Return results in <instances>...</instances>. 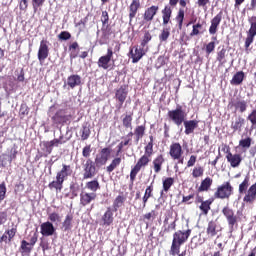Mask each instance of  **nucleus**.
I'll return each instance as SVG.
<instances>
[{"instance_id": "1", "label": "nucleus", "mask_w": 256, "mask_h": 256, "mask_svg": "<svg viewBox=\"0 0 256 256\" xmlns=\"http://www.w3.org/2000/svg\"><path fill=\"white\" fill-rule=\"evenodd\" d=\"M73 175V167L69 164H62V168L56 173V178L48 184L50 191L61 193L63 191V183Z\"/></svg>"}, {"instance_id": "2", "label": "nucleus", "mask_w": 256, "mask_h": 256, "mask_svg": "<svg viewBox=\"0 0 256 256\" xmlns=\"http://www.w3.org/2000/svg\"><path fill=\"white\" fill-rule=\"evenodd\" d=\"M192 232L193 230H191V228L175 231L172 235V244L170 246L169 255L177 256V253L181 250V246L189 241Z\"/></svg>"}, {"instance_id": "3", "label": "nucleus", "mask_w": 256, "mask_h": 256, "mask_svg": "<svg viewBox=\"0 0 256 256\" xmlns=\"http://www.w3.org/2000/svg\"><path fill=\"white\" fill-rule=\"evenodd\" d=\"M250 177L246 176L242 183H240L238 191L240 195L245 193L243 202L247 205H253L256 201V182L249 187ZM248 189V190H247Z\"/></svg>"}, {"instance_id": "4", "label": "nucleus", "mask_w": 256, "mask_h": 256, "mask_svg": "<svg viewBox=\"0 0 256 256\" xmlns=\"http://www.w3.org/2000/svg\"><path fill=\"white\" fill-rule=\"evenodd\" d=\"M168 118L174 125L177 127L183 125L185 123V119H187V113L183 110V106L177 105L176 109L170 110L167 113Z\"/></svg>"}, {"instance_id": "5", "label": "nucleus", "mask_w": 256, "mask_h": 256, "mask_svg": "<svg viewBox=\"0 0 256 256\" xmlns=\"http://www.w3.org/2000/svg\"><path fill=\"white\" fill-rule=\"evenodd\" d=\"M151 155L149 154H145L142 155L136 165L131 169L130 171V181H135V179H137V175L139 173V171H141V169H143V167H147V165H149V163H151Z\"/></svg>"}, {"instance_id": "6", "label": "nucleus", "mask_w": 256, "mask_h": 256, "mask_svg": "<svg viewBox=\"0 0 256 256\" xmlns=\"http://www.w3.org/2000/svg\"><path fill=\"white\" fill-rule=\"evenodd\" d=\"M234 188L231 185V182H224L222 185H219L214 192V199H231L233 195Z\"/></svg>"}, {"instance_id": "7", "label": "nucleus", "mask_w": 256, "mask_h": 256, "mask_svg": "<svg viewBox=\"0 0 256 256\" xmlns=\"http://www.w3.org/2000/svg\"><path fill=\"white\" fill-rule=\"evenodd\" d=\"M183 146L179 142H172L169 148V155L173 161H178L180 165H183L185 159L183 158Z\"/></svg>"}, {"instance_id": "8", "label": "nucleus", "mask_w": 256, "mask_h": 256, "mask_svg": "<svg viewBox=\"0 0 256 256\" xmlns=\"http://www.w3.org/2000/svg\"><path fill=\"white\" fill-rule=\"evenodd\" d=\"M222 214L228 223L230 231H235V227H237L239 223V217L235 215V211L229 208V206H225L222 209Z\"/></svg>"}, {"instance_id": "9", "label": "nucleus", "mask_w": 256, "mask_h": 256, "mask_svg": "<svg viewBox=\"0 0 256 256\" xmlns=\"http://www.w3.org/2000/svg\"><path fill=\"white\" fill-rule=\"evenodd\" d=\"M71 119L73 115L67 114V109H60L52 116L54 125H65V123H70Z\"/></svg>"}, {"instance_id": "10", "label": "nucleus", "mask_w": 256, "mask_h": 256, "mask_svg": "<svg viewBox=\"0 0 256 256\" xmlns=\"http://www.w3.org/2000/svg\"><path fill=\"white\" fill-rule=\"evenodd\" d=\"M83 168V179H93L95 175H97V166H95V162L88 158L86 162L82 166Z\"/></svg>"}, {"instance_id": "11", "label": "nucleus", "mask_w": 256, "mask_h": 256, "mask_svg": "<svg viewBox=\"0 0 256 256\" xmlns=\"http://www.w3.org/2000/svg\"><path fill=\"white\" fill-rule=\"evenodd\" d=\"M111 148L105 147L102 148L99 153L95 157V165L97 167H103V165H107V161L111 158Z\"/></svg>"}, {"instance_id": "12", "label": "nucleus", "mask_w": 256, "mask_h": 256, "mask_svg": "<svg viewBox=\"0 0 256 256\" xmlns=\"http://www.w3.org/2000/svg\"><path fill=\"white\" fill-rule=\"evenodd\" d=\"M249 23H250V29L247 32V37L245 40V49L246 51L251 47V44L253 41H255V36H256V16H252L249 18Z\"/></svg>"}, {"instance_id": "13", "label": "nucleus", "mask_w": 256, "mask_h": 256, "mask_svg": "<svg viewBox=\"0 0 256 256\" xmlns=\"http://www.w3.org/2000/svg\"><path fill=\"white\" fill-rule=\"evenodd\" d=\"M156 15H159V5H151L145 8L142 14L143 23H152Z\"/></svg>"}, {"instance_id": "14", "label": "nucleus", "mask_w": 256, "mask_h": 256, "mask_svg": "<svg viewBox=\"0 0 256 256\" xmlns=\"http://www.w3.org/2000/svg\"><path fill=\"white\" fill-rule=\"evenodd\" d=\"M111 61H113V48L109 47L107 48L106 55H103L98 59L97 65L100 69L107 71V69L111 67Z\"/></svg>"}, {"instance_id": "15", "label": "nucleus", "mask_w": 256, "mask_h": 256, "mask_svg": "<svg viewBox=\"0 0 256 256\" xmlns=\"http://www.w3.org/2000/svg\"><path fill=\"white\" fill-rule=\"evenodd\" d=\"M17 148H12L10 150V155L2 154L0 155V169H5L8 165H11L15 159H17Z\"/></svg>"}, {"instance_id": "16", "label": "nucleus", "mask_w": 256, "mask_h": 256, "mask_svg": "<svg viewBox=\"0 0 256 256\" xmlns=\"http://www.w3.org/2000/svg\"><path fill=\"white\" fill-rule=\"evenodd\" d=\"M197 22V19L191 20L188 24L187 27H189V25H192V31L189 34V37H199V35H203L205 33V28L203 27V24L205 23L203 22Z\"/></svg>"}, {"instance_id": "17", "label": "nucleus", "mask_w": 256, "mask_h": 256, "mask_svg": "<svg viewBox=\"0 0 256 256\" xmlns=\"http://www.w3.org/2000/svg\"><path fill=\"white\" fill-rule=\"evenodd\" d=\"M148 51H149V47L145 48L142 46H140V48L136 47L134 52H133V49H130L132 63H139V61H141V59H143V57L147 55Z\"/></svg>"}, {"instance_id": "18", "label": "nucleus", "mask_w": 256, "mask_h": 256, "mask_svg": "<svg viewBox=\"0 0 256 256\" xmlns=\"http://www.w3.org/2000/svg\"><path fill=\"white\" fill-rule=\"evenodd\" d=\"M47 57H49V42L43 39L40 41V46L38 49V61L43 63Z\"/></svg>"}, {"instance_id": "19", "label": "nucleus", "mask_w": 256, "mask_h": 256, "mask_svg": "<svg viewBox=\"0 0 256 256\" xmlns=\"http://www.w3.org/2000/svg\"><path fill=\"white\" fill-rule=\"evenodd\" d=\"M127 95H129V91H127V85H122L115 92V99H117L119 106L118 109L123 107V103L127 100Z\"/></svg>"}, {"instance_id": "20", "label": "nucleus", "mask_w": 256, "mask_h": 256, "mask_svg": "<svg viewBox=\"0 0 256 256\" xmlns=\"http://www.w3.org/2000/svg\"><path fill=\"white\" fill-rule=\"evenodd\" d=\"M42 147L43 152H38V154L34 158V161H39L43 159V157H49V155L53 153V144H51V141L43 142Z\"/></svg>"}, {"instance_id": "21", "label": "nucleus", "mask_w": 256, "mask_h": 256, "mask_svg": "<svg viewBox=\"0 0 256 256\" xmlns=\"http://www.w3.org/2000/svg\"><path fill=\"white\" fill-rule=\"evenodd\" d=\"M178 3L181 8H179L175 19L178 23V28L183 29V21H185V7H187V0H179Z\"/></svg>"}, {"instance_id": "22", "label": "nucleus", "mask_w": 256, "mask_h": 256, "mask_svg": "<svg viewBox=\"0 0 256 256\" xmlns=\"http://www.w3.org/2000/svg\"><path fill=\"white\" fill-rule=\"evenodd\" d=\"M97 199V193L85 192L82 191L80 193V205L81 207H87V205H91L93 201Z\"/></svg>"}, {"instance_id": "23", "label": "nucleus", "mask_w": 256, "mask_h": 256, "mask_svg": "<svg viewBox=\"0 0 256 256\" xmlns=\"http://www.w3.org/2000/svg\"><path fill=\"white\" fill-rule=\"evenodd\" d=\"M139 9H141V1L139 0H132L128 7V17H129V23L133 22V19L137 17V13H139Z\"/></svg>"}, {"instance_id": "24", "label": "nucleus", "mask_w": 256, "mask_h": 256, "mask_svg": "<svg viewBox=\"0 0 256 256\" xmlns=\"http://www.w3.org/2000/svg\"><path fill=\"white\" fill-rule=\"evenodd\" d=\"M226 159L228 163H230V166L234 169L239 167V165H241V162L243 161L241 154H233L230 150L226 152Z\"/></svg>"}, {"instance_id": "25", "label": "nucleus", "mask_w": 256, "mask_h": 256, "mask_svg": "<svg viewBox=\"0 0 256 256\" xmlns=\"http://www.w3.org/2000/svg\"><path fill=\"white\" fill-rule=\"evenodd\" d=\"M221 21H223V11H220L212 20L211 25L209 27V34L215 35L219 29V25H221Z\"/></svg>"}, {"instance_id": "26", "label": "nucleus", "mask_w": 256, "mask_h": 256, "mask_svg": "<svg viewBox=\"0 0 256 256\" xmlns=\"http://www.w3.org/2000/svg\"><path fill=\"white\" fill-rule=\"evenodd\" d=\"M15 235H17V226H13L11 229L5 230L4 234L0 236V244L11 243L13 239H15Z\"/></svg>"}, {"instance_id": "27", "label": "nucleus", "mask_w": 256, "mask_h": 256, "mask_svg": "<svg viewBox=\"0 0 256 256\" xmlns=\"http://www.w3.org/2000/svg\"><path fill=\"white\" fill-rule=\"evenodd\" d=\"M162 13V25L166 27L171 23V18L173 17V8L169 5H165L164 8L161 10Z\"/></svg>"}, {"instance_id": "28", "label": "nucleus", "mask_w": 256, "mask_h": 256, "mask_svg": "<svg viewBox=\"0 0 256 256\" xmlns=\"http://www.w3.org/2000/svg\"><path fill=\"white\" fill-rule=\"evenodd\" d=\"M101 221L104 227L113 225V221H115V218L113 217V208L108 207L106 209L105 213L102 215Z\"/></svg>"}, {"instance_id": "29", "label": "nucleus", "mask_w": 256, "mask_h": 256, "mask_svg": "<svg viewBox=\"0 0 256 256\" xmlns=\"http://www.w3.org/2000/svg\"><path fill=\"white\" fill-rule=\"evenodd\" d=\"M40 233L43 237H51V235L55 234V226L50 221L44 222L40 226Z\"/></svg>"}, {"instance_id": "30", "label": "nucleus", "mask_w": 256, "mask_h": 256, "mask_svg": "<svg viewBox=\"0 0 256 256\" xmlns=\"http://www.w3.org/2000/svg\"><path fill=\"white\" fill-rule=\"evenodd\" d=\"M163 165H165V156L163 154H159L152 161L154 173H161Z\"/></svg>"}, {"instance_id": "31", "label": "nucleus", "mask_w": 256, "mask_h": 256, "mask_svg": "<svg viewBox=\"0 0 256 256\" xmlns=\"http://www.w3.org/2000/svg\"><path fill=\"white\" fill-rule=\"evenodd\" d=\"M245 125V118L238 116L231 122V129L234 133H241Z\"/></svg>"}, {"instance_id": "32", "label": "nucleus", "mask_w": 256, "mask_h": 256, "mask_svg": "<svg viewBox=\"0 0 256 256\" xmlns=\"http://www.w3.org/2000/svg\"><path fill=\"white\" fill-rule=\"evenodd\" d=\"M184 127H185V135H191V133L195 132V129L199 127V120H184Z\"/></svg>"}, {"instance_id": "33", "label": "nucleus", "mask_w": 256, "mask_h": 256, "mask_svg": "<svg viewBox=\"0 0 256 256\" xmlns=\"http://www.w3.org/2000/svg\"><path fill=\"white\" fill-rule=\"evenodd\" d=\"M69 189L70 193L66 194L65 197H68L69 199H75V197H79V193L81 191V186H79V183L71 182Z\"/></svg>"}, {"instance_id": "34", "label": "nucleus", "mask_w": 256, "mask_h": 256, "mask_svg": "<svg viewBox=\"0 0 256 256\" xmlns=\"http://www.w3.org/2000/svg\"><path fill=\"white\" fill-rule=\"evenodd\" d=\"M68 87L70 89H75V87H79L81 85V76L77 74H72L67 78V83Z\"/></svg>"}, {"instance_id": "35", "label": "nucleus", "mask_w": 256, "mask_h": 256, "mask_svg": "<svg viewBox=\"0 0 256 256\" xmlns=\"http://www.w3.org/2000/svg\"><path fill=\"white\" fill-rule=\"evenodd\" d=\"M173 185H175V178L173 177H166L162 180V191H161V195H163V193H169V190L171 189V187H173Z\"/></svg>"}, {"instance_id": "36", "label": "nucleus", "mask_w": 256, "mask_h": 256, "mask_svg": "<svg viewBox=\"0 0 256 256\" xmlns=\"http://www.w3.org/2000/svg\"><path fill=\"white\" fill-rule=\"evenodd\" d=\"M211 185H213V179H211L210 177H206L204 180L201 181V184L197 189L198 193L209 191L211 189Z\"/></svg>"}, {"instance_id": "37", "label": "nucleus", "mask_w": 256, "mask_h": 256, "mask_svg": "<svg viewBox=\"0 0 256 256\" xmlns=\"http://www.w3.org/2000/svg\"><path fill=\"white\" fill-rule=\"evenodd\" d=\"M253 143V138L247 136L245 138H241L239 140V144H238V147H240V149H242V151L244 153L247 152V149H250L251 148V145Z\"/></svg>"}, {"instance_id": "38", "label": "nucleus", "mask_w": 256, "mask_h": 256, "mask_svg": "<svg viewBox=\"0 0 256 256\" xmlns=\"http://www.w3.org/2000/svg\"><path fill=\"white\" fill-rule=\"evenodd\" d=\"M213 201H215V198H209L200 204L199 209L202 215H209V210L211 209V205H213Z\"/></svg>"}, {"instance_id": "39", "label": "nucleus", "mask_w": 256, "mask_h": 256, "mask_svg": "<svg viewBox=\"0 0 256 256\" xmlns=\"http://www.w3.org/2000/svg\"><path fill=\"white\" fill-rule=\"evenodd\" d=\"M122 125L125 129H133V112L123 115Z\"/></svg>"}, {"instance_id": "40", "label": "nucleus", "mask_w": 256, "mask_h": 256, "mask_svg": "<svg viewBox=\"0 0 256 256\" xmlns=\"http://www.w3.org/2000/svg\"><path fill=\"white\" fill-rule=\"evenodd\" d=\"M85 187L88 189V191H92L91 193H97V191L101 189V185L99 184V180L97 178L86 182Z\"/></svg>"}, {"instance_id": "41", "label": "nucleus", "mask_w": 256, "mask_h": 256, "mask_svg": "<svg viewBox=\"0 0 256 256\" xmlns=\"http://www.w3.org/2000/svg\"><path fill=\"white\" fill-rule=\"evenodd\" d=\"M155 145V137L153 135L149 136V142L144 147V153L146 155H150L153 157L155 151L153 150V147Z\"/></svg>"}, {"instance_id": "42", "label": "nucleus", "mask_w": 256, "mask_h": 256, "mask_svg": "<svg viewBox=\"0 0 256 256\" xmlns=\"http://www.w3.org/2000/svg\"><path fill=\"white\" fill-rule=\"evenodd\" d=\"M101 23H102V33H107V29H109V12L107 10L102 11L101 15Z\"/></svg>"}, {"instance_id": "43", "label": "nucleus", "mask_w": 256, "mask_h": 256, "mask_svg": "<svg viewBox=\"0 0 256 256\" xmlns=\"http://www.w3.org/2000/svg\"><path fill=\"white\" fill-rule=\"evenodd\" d=\"M245 79V72L239 71L236 72L233 78L230 80L231 85H241Z\"/></svg>"}, {"instance_id": "44", "label": "nucleus", "mask_w": 256, "mask_h": 256, "mask_svg": "<svg viewBox=\"0 0 256 256\" xmlns=\"http://www.w3.org/2000/svg\"><path fill=\"white\" fill-rule=\"evenodd\" d=\"M151 197H153V184L148 186L145 190L144 196L142 198V209H145L147 207V202L149 201V199H151Z\"/></svg>"}, {"instance_id": "45", "label": "nucleus", "mask_w": 256, "mask_h": 256, "mask_svg": "<svg viewBox=\"0 0 256 256\" xmlns=\"http://www.w3.org/2000/svg\"><path fill=\"white\" fill-rule=\"evenodd\" d=\"M33 251V247L29 245V242L26 240H22L20 244V253L22 256L31 255Z\"/></svg>"}, {"instance_id": "46", "label": "nucleus", "mask_w": 256, "mask_h": 256, "mask_svg": "<svg viewBox=\"0 0 256 256\" xmlns=\"http://www.w3.org/2000/svg\"><path fill=\"white\" fill-rule=\"evenodd\" d=\"M206 233H207L208 237H215L217 235V222H215L213 220L208 222Z\"/></svg>"}, {"instance_id": "47", "label": "nucleus", "mask_w": 256, "mask_h": 256, "mask_svg": "<svg viewBox=\"0 0 256 256\" xmlns=\"http://www.w3.org/2000/svg\"><path fill=\"white\" fill-rule=\"evenodd\" d=\"M72 227H73V216L72 214H68L66 215L62 223V229H64V231H71Z\"/></svg>"}, {"instance_id": "48", "label": "nucleus", "mask_w": 256, "mask_h": 256, "mask_svg": "<svg viewBox=\"0 0 256 256\" xmlns=\"http://www.w3.org/2000/svg\"><path fill=\"white\" fill-rule=\"evenodd\" d=\"M146 129L147 128L145 127V125H140L135 128L134 135L136 137L137 143L138 141H141V139H143V137L145 136Z\"/></svg>"}, {"instance_id": "49", "label": "nucleus", "mask_w": 256, "mask_h": 256, "mask_svg": "<svg viewBox=\"0 0 256 256\" xmlns=\"http://www.w3.org/2000/svg\"><path fill=\"white\" fill-rule=\"evenodd\" d=\"M225 57H227V49L225 48V46H223L222 49L217 52V57H216L220 65H225V63H227V60H225Z\"/></svg>"}, {"instance_id": "50", "label": "nucleus", "mask_w": 256, "mask_h": 256, "mask_svg": "<svg viewBox=\"0 0 256 256\" xmlns=\"http://www.w3.org/2000/svg\"><path fill=\"white\" fill-rule=\"evenodd\" d=\"M121 165V157H115L109 166L106 167L107 173H113V170L117 169Z\"/></svg>"}, {"instance_id": "51", "label": "nucleus", "mask_w": 256, "mask_h": 256, "mask_svg": "<svg viewBox=\"0 0 256 256\" xmlns=\"http://www.w3.org/2000/svg\"><path fill=\"white\" fill-rule=\"evenodd\" d=\"M126 199L127 198L125 197V195H123V193L122 195H118L113 202L114 210L117 211L119 207H123Z\"/></svg>"}, {"instance_id": "52", "label": "nucleus", "mask_w": 256, "mask_h": 256, "mask_svg": "<svg viewBox=\"0 0 256 256\" xmlns=\"http://www.w3.org/2000/svg\"><path fill=\"white\" fill-rule=\"evenodd\" d=\"M81 141H87L91 137V128L87 125H83L80 130Z\"/></svg>"}, {"instance_id": "53", "label": "nucleus", "mask_w": 256, "mask_h": 256, "mask_svg": "<svg viewBox=\"0 0 256 256\" xmlns=\"http://www.w3.org/2000/svg\"><path fill=\"white\" fill-rule=\"evenodd\" d=\"M205 174V168H203V166H195L192 169V177L193 179H199V177H203V175Z\"/></svg>"}, {"instance_id": "54", "label": "nucleus", "mask_w": 256, "mask_h": 256, "mask_svg": "<svg viewBox=\"0 0 256 256\" xmlns=\"http://www.w3.org/2000/svg\"><path fill=\"white\" fill-rule=\"evenodd\" d=\"M151 39H153L151 32H149V30H146L142 37L140 47H145V48L149 47L148 45H149V42L151 41Z\"/></svg>"}, {"instance_id": "55", "label": "nucleus", "mask_w": 256, "mask_h": 256, "mask_svg": "<svg viewBox=\"0 0 256 256\" xmlns=\"http://www.w3.org/2000/svg\"><path fill=\"white\" fill-rule=\"evenodd\" d=\"M170 36L171 27H164L161 33L159 34V41H161V43H164L165 41H167V39H169Z\"/></svg>"}, {"instance_id": "56", "label": "nucleus", "mask_w": 256, "mask_h": 256, "mask_svg": "<svg viewBox=\"0 0 256 256\" xmlns=\"http://www.w3.org/2000/svg\"><path fill=\"white\" fill-rule=\"evenodd\" d=\"M235 109H238L240 113H245L247 111V101L239 100L234 104Z\"/></svg>"}, {"instance_id": "57", "label": "nucleus", "mask_w": 256, "mask_h": 256, "mask_svg": "<svg viewBox=\"0 0 256 256\" xmlns=\"http://www.w3.org/2000/svg\"><path fill=\"white\" fill-rule=\"evenodd\" d=\"M48 219L50 223H61V216L56 212L48 214Z\"/></svg>"}, {"instance_id": "58", "label": "nucleus", "mask_w": 256, "mask_h": 256, "mask_svg": "<svg viewBox=\"0 0 256 256\" xmlns=\"http://www.w3.org/2000/svg\"><path fill=\"white\" fill-rule=\"evenodd\" d=\"M6 195H7V186H5V182H2L0 184V203L5 200Z\"/></svg>"}, {"instance_id": "59", "label": "nucleus", "mask_w": 256, "mask_h": 256, "mask_svg": "<svg viewBox=\"0 0 256 256\" xmlns=\"http://www.w3.org/2000/svg\"><path fill=\"white\" fill-rule=\"evenodd\" d=\"M92 151L93 149H91V145L88 144L82 149V156L85 157V159H89V157H91Z\"/></svg>"}, {"instance_id": "60", "label": "nucleus", "mask_w": 256, "mask_h": 256, "mask_svg": "<svg viewBox=\"0 0 256 256\" xmlns=\"http://www.w3.org/2000/svg\"><path fill=\"white\" fill-rule=\"evenodd\" d=\"M155 217H157V212L155 210H152L151 212L143 215V221H153Z\"/></svg>"}, {"instance_id": "61", "label": "nucleus", "mask_w": 256, "mask_h": 256, "mask_svg": "<svg viewBox=\"0 0 256 256\" xmlns=\"http://www.w3.org/2000/svg\"><path fill=\"white\" fill-rule=\"evenodd\" d=\"M19 115L21 117L29 115V106H27V104L24 103L20 105Z\"/></svg>"}, {"instance_id": "62", "label": "nucleus", "mask_w": 256, "mask_h": 256, "mask_svg": "<svg viewBox=\"0 0 256 256\" xmlns=\"http://www.w3.org/2000/svg\"><path fill=\"white\" fill-rule=\"evenodd\" d=\"M58 39L60 41H69V39H71V33L69 31H62L59 35H58Z\"/></svg>"}, {"instance_id": "63", "label": "nucleus", "mask_w": 256, "mask_h": 256, "mask_svg": "<svg viewBox=\"0 0 256 256\" xmlns=\"http://www.w3.org/2000/svg\"><path fill=\"white\" fill-rule=\"evenodd\" d=\"M247 120L250 121L252 127L256 125V109L252 110V112L248 115Z\"/></svg>"}, {"instance_id": "64", "label": "nucleus", "mask_w": 256, "mask_h": 256, "mask_svg": "<svg viewBox=\"0 0 256 256\" xmlns=\"http://www.w3.org/2000/svg\"><path fill=\"white\" fill-rule=\"evenodd\" d=\"M215 51V42H209L205 47L206 55H211Z\"/></svg>"}]
</instances>
